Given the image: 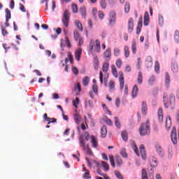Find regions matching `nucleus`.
I'll list each match as a JSON object with an SVG mask.
<instances>
[{"mask_svg":"<svg viewBox=\"0 0 179 179\" xmlns=\"http://www.w3.org/2000/svg\"><path fill=\"white\" fill-rule=\"evenodd\" d=\"M138 85H134L131 92L132 97L135 98L136 96H138Z\"/></svg>","mask_w":179,"mask_h":179,"instance_id":"obj_23","label":"nucleus"},{"mask_svg":"<svg viewBox=\"0 0 179 179\" xmlns=\"http://www.w3.org/2000/svg\"><path fill=\"white\" fill-rule=\"evenodd\" d=\"M101 165L103 167L105 171H108V170H110V166H108V164H107V162H102Z\"/></svg>","mask_w":179,"mask_h":179,"instance_id":"obj_42","label":"nucleus"},{"mask_svg":"<svg viewBox=\"0 0 179 179\" xmlns=\"http://www.w3.org/2000/svg\"><path fill=\"white\" fill-rule=\"evenodd\" d=\"M85 107H90V108H92L93 107V101L90 100V99H87L85 100Z\"/></svg>","mask_w":179,"mask_h":179,"instance_id":"obj_31","label":"nucleus"},{"mask_svg":"<svg viewBox=\"0 0 179 179\" xmlns=\"http://www.w3.org/2000/svg\"><path fill=\"white\" fill-rule=\"evenodd\" d=\"M155 71L157 72V73H159L160 72V64H159V62H155Z\"/></svg>","mask_w":179,"mask_h":179,"instance_id":"obj_39","label":"nucleus"},{"mask_svg":"<svg viewBox=\"0 0 179 179\" xmlns=\"http://www.w3.org/2000/svg\"><path fill=\"white\" fill-rule=\"evenodd\" d=\"M109 87H110V90H112V92H114V90H115V83H114V81L110 80Z\"/></svg>","mask_w":179,"mask_h":179,"instance_id":"obj_38","label":"nucleus"},{"mask_svg":"<svg viewBox=\"0 0 179 179\" xmlns=\"http://www.w3.org/2000/svg\"><path fill=\"white\" fill-rule=\"evenodd\" d=\"M72 10H73V13H78V5L73 3L72 5Z\"/></svg>","mask_w":179,"mask_h":179,"instance_id":"obj_54","label":"nucleus"},{"mask_svg":"<svg viewBox=\"0 0 179 179\" xmlns=\"http://www.w3.org/2000/svg\"><path fill=\"white\" fill-rule=\"evenodd\" d=\"M174 38L176 43H179V31H175Z\"/></svg>","mask_w":179,"mask_h":179,"instance_id":"obj_53","label":"nucleus"},{"mask_svg":"<svg viewBox=\"0 0 179 179\" xmlns=\"http://www.w3.org/2000/svg\"><path fill=\"white\" fill-rule=\"evenodd\" d=\"M171 138L173 145H177V129H176V127H173L172 129Z\"/></svg>","mask_w":179,"mask_h":179,"instance_id":"obj_8","label":"nucleus"},{"mask_svg":"<svg viewBox=\"0 0 179 179\" xmlns=\"http://www.w3.org/2000/svg\"><path fill=\"white\" fill-rule=\"evenodd\" d=\"M102 107H103V110H105L106 114H108V115H111V111H110V110H108V108L107 107V106L106 104H103Z\"/></svg>","mask_w":179,"mask_h":179,"instance_id":"obj_52","label":"nucleus"},{"mask_svg":"<svg viewBox=\"0 0 179 179\" xmlns=\"http://www.w3.org/2000/svg\"><path fill=\"white\" fill-rule=\"evenodd\" d=\"M83 149L86 152L87 155H89L90 156H92V155H93V152H92V150H90L89 145H87V147Z\"/></svg>","mask_w":179,"mask_h":179,"instance_id":"obj_34","label":"nucleus"},{"mask_svg":"<svg viewBox=\"0 0 179 179\" xmlns=\"http://www.w3.org/2000/svg\"><path fill=\"white\" fill-rule=\"evenodd\" d=\"M43 119L45 120V121H48V124H51V122H57V119L54 117H48V115H47V113H45L43 115Z\"/></svg>","mask_w":179,"mask_h":179,"instance_id":"obj_12","label":"nucleus"},{"mask_svg":"<svg viewBox=\"0 0 179 179\" xmlns=\"http://www.w3.org/2000/svg\"><path fill=\"white\" fill-rule=\"evenodd\" d=\"M115 124L117 128H121V123H120V120L117 117H115Z\"/></svg>","mask_w":179,"mask_h":179,"instance_id":"obj_50","label":"nucleus"},{"mask_svg":"<svg viewBox=\"0 0 179 179\" xmlns=\"http://www.w3.org/2000/svg\"><path fill=\"white\" fill-rule=\"evenodd\" d=\"M117 20V13H115V11L112 10L109 13V18L108 22L110 26H114L115 24V22Z\"/></svg>","mask_w":179,"mask_h":179,"instance_id":"obj_6","label":"nucleus"},{"mask_svg":"<svg viewBox=\"0 0 179 179\" xmlns=\"http://www.w3.org/2000/svg\"><path fill=\"white\" fill-rule=\"evenodd\" d=\"M92 90L94 92V93H95L96 94H97L99 93V87H97V85H94L92 86Z\"/></svg>","mask_w":179,"mask_h":179,"instance_id":"obj_57","label":"nucleus"},{"mask_svg":"<svg viewBox=\"0 0 179 179\" xmlns=\"http://www.w3.org/2000/svg\"><path fill=\"white\" fill-rule=\"evenodd\" d=\"M143 80V77L142 76V72L140 71L138 73V80H137L138 85H142Z\"/></svg>","mask_w":179,"mask_h":179,"instance_id":"obj_37","label":"nucleus"},{"mask_svg":"<svg viewBox=\"0 0 179 179\" xmlns=\"http://www.w3.org/2000/svg\"><path fill=\"white\" fill-rule=\"evenodd\" d=\"M119 82H120V88L121 92L124 90V86L125 85V81L124 80V72L119 71Z\"/></svg>","mask_w":179,"mask_h":179,"instance_id":"obj_7","label":"nucleus"},{"mask_svg":"<svg viewBox=\"0 0 179 179\" xmlns=\"http://www.w3.org/2000/svg\"><path fill=\"white\" fill-rule=\"evenodd\" d=\"M141 178L149 179V178L148 177V173L146 172L145 169H142Z\"/></svg>","mask_w":179,"mask_h":179,"instance_id":"obj_41","label":"nucleus"},{"mask_svg":"<svg viewBox=\"0 0 179 179\" xmlns=\"http://www.w3.org/2000/svg\"><path fill=\"white\" fill-rule=\"evenodd\" d=\"M158 120L159 122H163V108H162L158 109Z\"/></svg>","mask_w":179,"mask_h":179,"instance_id":"obj_19","label":"nucleus"},{"mask_svg":"<svg viewBox=\"0 0 179 179\" xmlns=\"http://www.w3.org/2000/svg\"><path fill=\"white\" fill-rule=\"evenodd\" d=\"M121 103V99L120 98H116L115 99V106L118 108L120 107V103Z\"/></svg>","mask_w":179,"mask_h":179,"instance_id":"obj_61","label":"nucleus"},{"mask_svg":"<svg viewBox=\"0 0 179 179\" xmlns=\"http://www.w3.org/2000/svg\"><path fill=\"white\" fill-rule=\"evenodd\" d=\"M111 71L114 78H118V71H117V67H115V64L111 65Z\"/></svg>","mask_w":179,"mask_h":179,"instance_id":"obj_14","label":"nucleus"},{"mask_svg":"<svg viewBox=\"0 0 179 179\" xmlns=\"http://www.w3.org/2000/svg\"><path fill=\"white\" fill-rule=\"evenodd\" d=\"M139 149L142 159H143V160H146V151L145 150V145H141Z\"/></svg>","mask_w":179,"mask_h":179,"instance_id":"obj_11","label":"nucleus"},{"mask_svg":"<svg viewBox=\"0 0 179 179\" xmlns=\"http://www.w3.org/2000/svg\"><path fill=\"white\" fill-rule=\"evenodd\" d=\"M101 138H106L107 135V127L106 126H103L101 129Z\"/></svg>","mask_w":179,"mask_h":179,"instance_id":"obj_25","label":"nucleus"},{"mask_svg":"<svg viewBox=\"0 0 179 179\" xmlns=\"http://www.w3.org/2000/svg\"><path fill=\"white\" fill-rule=\"evenodd\" d=\"M73 37L76 40V41H78L79 38H80V34L79 33V31L78 29H75L73 31Z\"/></svg>","mask_w":179,"mask_h":179,"instance_id":"obj_28","label":"nucleus"},{"mask_svg":"<svg viewBox=\"0 0 179 179\" xmlns=\"http://www.w3.org/2000/svg\"><path fill=\"white\" fill-rule=\"evenodd\" d=\"M98 16L101 20H103L104 19V12L103 11H99L98 12Z\"/></svg>","mask_w":179,"mask_h":179,"instance_id":"obj_56","label":"nucleus"},{"mask_svg":"<svg viewBox=\"0 0 179 179\" xmlns=\"http://www.w3.org/2000/svg\"><path fill=\"white\" fill-rule=\"evenodd\" d=\"M114 55L115 57H118V55H120V50H118V48L114 49Z\"/></svg>","mask_w":179,"mask_h":179,"instance_id":"obj_64","label":"nucleus"},{"mask_svg":"<svg viewBox=\"0 0 179 179\" xmlns=\"http://www.w3.org/2000/svg\"><path fill=\"white\" fill-rule=\"evenodd\" d=\"M84 171H85V173L83 176V178L84 179H90V178H92V176H90V171H89L88 169H86V168H84Z\"/></svg>","mask_w":179,"mask_h":179,"instance_id":"obj_21","label":"nucleus"},{"mask_svg":"<svg viewBox=\"0 0 179 179\" xmlns=\"http://www.w3.org/2000/svg\"><path fill=\"white\" fill-rule=\"evenodd\" d=\"M129 9H130L129 4L126 3V5L124 6V12H126V13H128V12H129Z\"/></svg>","mask_w":179,"mask_h":179,"instance_id":"obj_63","label":"nucleus"},{"mask_svg":"<svg viewBox=\"0 0 179 179\" xmlns=\"http://www.w3.org/2000/svg\"><path fill=\"white\" fill-rule=\"evenodd\" d=\"M156 150L159 156H163V149L160 147V145H156Z\"/></svg>","mask_w":179,"mask_h":179,"instance_id":"obj_43","label":"nucleus"},{"mask_svg":"<svg viewBox=\"0 0 179 179\" xmlns=\"http://www.w3.org/2000/svg\"><path fill=\"white\" fill-rule=\"evenodd\" d=\"M149 13L148 11H145L144 15V25L148 26L149 24Z\"/></svg>","mask_w":179,"mask_h":179,"instance_id":"obj_16","label":"nucleus"},{"mask_svg":"<svg viewBox=\"0 0 179 179\" xmlns=\"http://www.w3.org/2000/svg\"><path fill=\"white\" fill-rule=\"evenodd\" d=\"M122 66V60L121 59H118L116 61V66L119 69H121V66Z\"/></svg>","mask_w":179,"mask_h":179,"instance_id":"obj_51","label":"nucleus"},{"mask_svg":"<svg viewBox=\"0 0 179 179\" xmlns=\"http://www.w3.org/2000/svg\"><path fill=\"white\" fill-rule=\"evenodd\" d=\"M75 26L80 30V31H83V26L82 25V22L80 21H75Z\"/></svg>","mask_w":179,"mask_h":179,"instance_id":"obj_22","label":"nucleus"},{"mask_svg":"<svg viewBox=\"0 0 179 179\" xmlns=\"http://www.w3.org/2000/svg\"><path fill=\"white\" fill-rule=\"evenodd\" d=\"M68 57L65 59V64H68V62H71V64H73V55H72V53L69 52L68 53Z\"/></svg>","mask_w":179,"mask_h":179,"instance_id":"obj_18","label":"nucleus"},{"mask_svg":"<svg viewBox=\"0 0 179 179\" xmlns=\"http://www.w3.org/2000/svg\"><path fill=\"white\" fill-rule=\"evenodd\" d=\"M103 57L106 61H110L111 59V48H108L107 50L103 52Z\"/></svg>","mask_w":179,"mask_h":179,"instance_id":"obj_9","label":"nucleus"},{"mask_svg":"<svg viewBox=\"0 0 179 179\" xmlns=\"http://www.w3.org/2000/svg\"><path fill=\"white\" fill-rule=\"evenodd\" d=\"M141 110H142L143 114H146V113H148V105L146 104V103L145 101L142 102Z\"/></svg>","mask_w":179,"mask_h":179,"instance_id":"obj_27","label":"nucleus"},{"mask_svg":"<svg viewBox=\"0 0 179 179\" xmlns=\"http://www.w3.org/2000/svg\"><path fill=\"white\" fill-rule=\"evenodd\" d=\"M78 104H79V98L76 97L73 101V105L74 106L75 108H78Z\"/></svg>","mask_w":179,"mask_h":179,"instance_id":"obj_55","label":"nucleus"},{"mask_svg":"<svg viewBox=\"0 0 179 179\" xmlns=\"http://www.w3.org/2000/svg\"><path fill=\"white\" fill-rule=\"evenodd\" d=\"M80 120H82V117H80V115H79V114H78V113H76L74 115L75 122H76V124H80Z\"/></svg>","mask_w":179,"mask_h":179,"instance_id":"obj_35","label":"nucleus"},{"mask_svg":"<svg viewBox=\"0 0 179 179\" xmlns=\"http://www.w3.org/2000/svg\"><path fill=\"white\" fill-rule=\"evenodd\" d=\"M80 13L82 15L83 17H86V7L81 6L80 8Z\"/></svg>","mask_w":179,"mask_h":179,"instance_id":"obj_29","label":"nucleus"},{"mask_svg":"<svg viewBox=\"0 0 179 179\" xmlns=\"http://www.w3.org/2000/svg\"><path fill=\"white\" fill-rule=\"evenodd\" d=\"M109 160L112 167H115V163L114 162V156L109 155Z\"/></svg>","mask_w":179,"mask_h":179,"instance_id":"obj_49","label":"nucleus"},{"mask_svg":"<svg viewBox=\"0 0 179 179\" xmlns=\"http://www.w3.org/2000/svg\"><path fill=\"white\" fill-rule=\"evenodd\" d=\"M139 134L141 136L150 134V121L148 120L145 123H142L139 127Z\"/></svg>","mask_w":179,"mask_h":179,"instance_id":"obj_3","label":"nucleus"},{"mask_svg":"<svg viewBox=\"0 0 179 179\" xmlns=\"http://www.w3.org/2000/svg\"><path fill=\"white\" fill-rule=\"evenodd\" d=\"M131 50L133 54H136V42L135 41H132Z\"/></svg>","mask_w":179,"mask_h":179,"instance_id":"obj_40","label":"nucleus"},{"mask_svg":"<svg viewBox=\"0 0 179 179\" xmlns=\"http://www.w3.org/2000/svg\"><path fill=\"white\" fill-rule=\"evenodd\" d=\"M171 69H172L173 72H174V73L178 72V64H177L176 62H172L171 63Z\"/></svg>","mask_w":179,"mask_h":179,"instance_id":"obj_24","label":"nucleus"},{"mask_svg":"<svg viewBox=\"0 0 179 179\" xmlns=\"http://www.w3.org/2000/svg\"><path fill=\"white\" fill-rule=\"evenodd\" d=\"M158 22L159 26H163L164 23V18H163V15L162 14H159L158 15Z\"/></svg>","mask_w":179,"mask_h":179,"instance_id":"obj_32","label":"nucleus"},{"mask_svg":"<svg viewBox=\"0 0 179 179\" xmlns=\"http://www.w3.org/2000/svg\"><path fill=\"white\" fill-rule=\"evenodd\" d=\"M115 162L117 163V166H118L119 167H121V166H122V159H121V157L116 155Z\"/></svg>","mask_w":179,"mask_h":179,"instance_id":"obj_26","label":"nucleus"},{"mask_svg":"<svg viewBox=\"0 0 179 179\" xmlns=\"http://www.w3.org/2000/svg\"><path fill=\"white\" fill-rule=\"evenodd\" d=\"M89 82H90V78L87 76L85 77L83 80V86H88Z\"/></svg>","mask_w":179,"mask_h":179,"instance_id":"obj_36","label":"nucleus"},{"mask_svg":"<svg viewBox=\"0 0 179 179\" xmlns=\"http://www.w3.org/2000/svg\"><path fill=\"white\" fill-rule=\"evenodd\" d=\"M91 143L92 144V148H97L99 143L97 142V138L96 136H91Z\"/></svg>","mask_w":179,"mask_h":179,"instance_id":"obj_15","label":"nucleus"},{"mask_svg":"<svg viewBox=\"0 0 179 179\" xmlns=\"http://www.w3.org/2000/svg\"><path fill=\"white\" fill-rule=\"evenodd\" d=\"M82 55V48H78L75 52V57L77 61H80V56Z\"/></svg>","mask_w":179,"mask_h":179,"instance_id":"obj_20","label":"nucleus"},{"mask_svg":"<svg viewBox=\"0 0 179 179\" xmlns=\"http://www.w3.org/2000/svg\"><path fill=\"white\" fill-rule=\"evenodd\" d=\"M6 20H9L12 17V14H10V10L6 8Z\"/></svg>","mask_w":179,"mask_h":179,"instance_id":"obj_30","label":"nucleus"},{"mask_svg":"<svg viewBox=\"0 0 179 179\" xmlns=\"http://www.w3.org/2000/svg\"><path fill=\"white\" fill-rule=\"evenodd\" d=\"M80 147L83 148V149H85V148L87 146L86 145L85 141L83 140L80 141Z\"/></svg>","mask_w":179,"mask_h":179,"instance_id":"obj_59","label":"nucleus"},{"mask_svg":"<svg viewBox=\"0 0 179 179\" xmlns=\"http://www.w3.org/2000/svg\"><path fill=\"white\" fill-rule=\"evenodd\" d=\"M110 66V64L108 63H103L102 66V71L104 72V78H103V83L105 86H107V82L108 80V67Z\"/></svg>","mask_w":179,"mask_h":179,"instance_id":"obj_5","label":"nucleus"},{"mask_svg":"<svg viewBox=\"0 0 179 179\" xmlns=\"http://www.w3.org/2000/svg\"><path fill=\"white\" fill-rule=\"evenodd\" d=\"M142 24H143V17H140L139 21L138 22L137 28H136V34H141V30L142 29Z\"/></svg>","mask_w":179,"mask_h":179,"instance_id":"obj_13","label":"nucleus"},{"mask_svg":"<svg viewBox=\"0 0 179 179\" xmlns=\"http://www.w3.org/2000/svg\"><path fill=\"white\" fill-rule=\"evenodd\" d=\"M168 97H169V95L167 94V93H164V95H163L164 106L165 108H169V107L173 108V107H174L176 104V96L174 95V94H171L169 97V102L167 101Z\"/></svg>","mask_w":179,"mask_h":179,"instance_id":"obj_2","label":"nucleus"},{"mask_svg":"<svg viewBox=\"0 0 179 179\" xmlns=\"http://www.w3.org/2000/svg\"><path fill=\"white\" fill-rule=\"evenodd\" d=\"M71 19V12L66 10L63 13V17L62 18V22L64 27H68L69 26V20Z\"/></svg>","mask_w":179,"mask_h":179,"instance_id":"obj_4","label":"nucleus"},{"mask_svg":"<svg viewBox=\"0 0 179 179\" xmlns=\"http://www.w3.org/2000/svg\"><path fill=\"white\" fill-rule=\"evenodd\" d=\"M165 127L168 130L171 128V117L170 116L166 117Z\"/></svg>","mask_w":179,"mask_h":179,"instance_id":"obj_17","label":"nucleus"},{"mask_svg":"<svg viewBox=\"0 0 179 179\" xmlns=\"http://www.w3.org/2000/svg\"><path fill=\"white\" fill-rule=\"evenodd\" d=\"M1 33H2V35L4 36L8 34V31L5 28H3V27H1Z\"/></svg>","mask_w":179,"mask_h":179,"instance_id":"obj_58","label":"nucleus"},{"mask_svg":"<svg viewBox=\"0 0 179 179\" xmlns=\"http://www.w3.org/2000/svg\"><path fill=\"white\" fill-rule=\"evenodd\" d=\"M122 137L123 141H124L125 142H127L128 141V134H127L126 131L122 132Z\"/></svg>","mask_w":179,"mask_h":179,"instance_id":"obj_45","label":"nucleus"},{"mask_svg":"<svg viewBox=\"0 0 179 179\" xmlns=\"http://www.w3.org/2000/svg\"><path fill=\"white\" fill-rule=\"evenodd\" d=\"M114 173H115V175L116 176L117 178L124 179V177L122 176V175L121 174V173L120 171H115Z\"/></svg>","mask_w":179,"mask_h":179,"instance_id":"obj_46","label":"nucleus"},{"mask_svg":"<svg viewBox=\"0 0 179 179\" xmlns=\"http://www.w3.org/2000/svg\"><path fill=\"white\" fill-rule=\"evenodd\" d=\"M156 80V78L155 76H151L148 80V85L150 86L153 85L155 84V81Z\"/></svg>","mask_w":179,"mask_h":179,"instance_id":"obj_44","label":"nucleus"},{"mask_svg":"<svg viewBox=\"0 0 179 179\" xmlns=\"http://www.w3.org/2000/svg\"><path fill=\"white\" fill-rule=\"evenodd\" d=\"M127 30L129 33L134 31V19L129 18L128 21Z\"/></svg>","mask_w":179,"mask_h":179,"instance_id":"obj_10","label":"nucleus"},{"mask_svg":"<svg viewBox=\"0 0 179 179\" xmlns=\"http://www.w3.org/2000/svg\"><path fill=\"white\" fill-rule=\"evenodd\" d=\"M99 5L102 9L107 8V1L106 0H99Z\"/></svg>","mask_w":179,"mask_h":179,"instance_id":"obj_33","label":"nucleus"},{"mask_svg":"<svg viewBox=\"0 0 179 179\" xmlns=\"http://www.w3.org/2000/svg\"><path fill=\"white\" fill-rule=\"evenodd\" d=\"M101 45H100V41L96 39L95 41L92 39L90 42V52L92 55H96L100 52Z\"/></svg>","mask_w":179,"mask_h":179,"instance_id":"obj_1","label":"nucleus"},{"mask_svg":"<svg viewBox=\"0 0 179 179\" xmlns=\"http://www.w3.org/2000/svg\"><path fill=\"white\" fill-rule=\"evenodd\" d=\"M78 41V45L80 47H82V45H83V43H84L83 38H82V37L79 38Z\"/></svg>","mask_w":179,"mask_h":179,"instance_id":"obj_62","label":"nucleus"},{"mask_svg":"<svg viewBox=\"0 0 179 179\" xmlns=\"http://www.w3.org/2000/svg\"><path fill=\"white\" fill-rule=\"evenodd\" d=\"M124 56L126 58L129 57V48L128 46L124 47Z\"/></svg>","mask_w":179,"mask_h":179,"instance_id":"obj_48","label":"nucleus"},{"mask_svg":"<svg viewBox=\"0 0 179 179\" xmlns=\"http://www.w3.org/2000/svg\"><path fill=\"white\" fill-rule=\"evenodd\" d=\"M165 83L168 86L170 85V75L169 74V73H166Z\"/></svg>","mask_w":179,"mask_h":179,"instance_id":"obj_47","label":"nucleus"},{"mask_svg":"<svg viewBox=\"0 0 179 179\" xmlns=\"http://www.w3.org/2000/svg\"><path fill=\"white\" fill-rule=\"evenodd\" d=\"M133 150H134L136 155H137V156H139V151H138V147L136 146V145L134 144L133 145Z\"/></svg>","mask_w":179,"mask_h":179,"instance_id":"obj_60","label":"nucleus"}]
</instances>
